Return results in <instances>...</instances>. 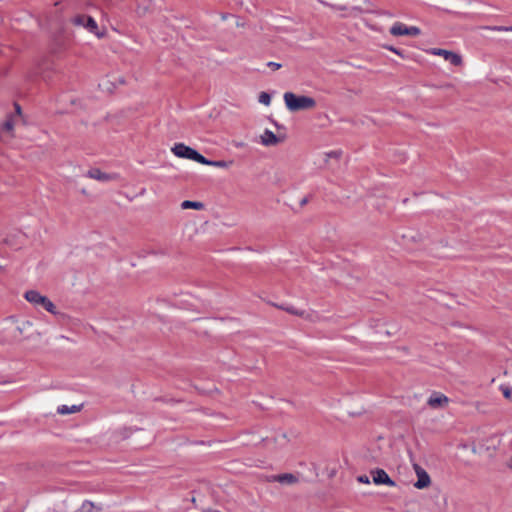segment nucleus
<instances>
[{
    "label": "nucleus",
    "instance_id": "nucleus-1",
    "mask_svg": "<svg viewBox=\"0 0 512 512\" xmlns=\"http://www.w3.org/2000/svg\"><path fill=\"white\" fill-rule=\"evenodd\" d=\"M283 99L286 108L293 113L299 111L314 110L317 106V102L313 97L307 95H297L293 92L284 93Z\"/></svg>",
    "mask_w": 512,
    "mask_h": 512
},
{
    "label": "nucleus",
    "instance_id": "nucleus-2",
    "mask_svg": "<svg viewBox=\"0 0 512 512\" xmlns=\"http://www.w3.org/2000/svg\"><path fill=\"white\" fill-rule=\"evenodd\" d=\"M25 299L30 302L31 304H33L34 306L38 307V306H41L43 307L46 311L52 313V314H56V307L55 305L52 303V301L47 298L46 296L40 294L38 291L36 290H29L25 293L24 295Z\"/></svg>",
    "mask_w": 512,
    "mask_h": 512
},
{
    "label": "nucleus",
    "instance_id": "nucleus-3",
    "mask_svg": "<svg viewBox=\"0 0 512 512\" xmlns=\"http://www.w3.org/2000/svg\"><path fill=\"white\" fill-rule=\"evenodd\" d=\"M171 150L174 153V155L179 158L194 160L198 163H206L204 156L198 153L195 149L186 146L183 143L175 144Z\"/></svg>",
    "mask_w": 512,
    "mask_h": 512
},
{
    "label": "nucleus",
    "instance_id": "nucleus-4",
    "mask_svg": "<svg viewBox=\"0 0 512 512\" xmlns=\"http://www.w3.org/2000/svg\"><path fill=\"white\" fill-rule=\"evenodd\" d=\"M85 21V29L95 35L97 38H102L106 34L105 28H99L95 20L87 15H76L72 18V23H81V21Z\"/></svg>",
    "mask_w": 512,
    "mask_h": 512
},
{
    "label": "nucleus",
    "instance_id": "nucleus-5",
    "mask_svg": "<svg viewBox=\"0 0 512 512\" xmlns=\"http://www.w3.org/2000/svg\"><path fill=\"white\" fill-rule=\"evenodd\" d=\"M427 52L431 55L443 57L455 67H461L463 65V58L459 53L441 48H431L427 50Z\"/></svg>",
    "mask_w": 512,
    "mask_h": 512
},
{
    "label": "nucleus",
    "instance_id": "nucleus-6",
    "mask_svg": "<svg viewBox=\"0 0 512 512\" xmlns=\"http://www.w3.org/2000/svg\"><path fill=\"white\" fill-rule=\"evenodd\" d=\"M421 33L416 26L407 27L401 22H395L390 28V34L393 36H418Z\"/></svg>",
    "mask_w": 512,
    "mask_h": 512
},
{
    "label": "nucleus",
    "instance_id": "nucleus-7",
    "mask_svg": "<svg viewBox=\"0 0 512 512\" xmlns=\"http://www.w3.org/2000/svg\"><path fill=\"white\" fill-rule=\"evenodd\" d=\"M413 469L417 476V481L414 483V487L417 489H425L431 485V478L424 468L419 464L414 463Z\"/></svg>",
    "mask_w": 512,
    "mask_h": 512
},
{
    "label": "nucleus",
    "instance_id": "nucleus-8",
    "mask_svg": "<svg viewBox=\"0 0 512 512\" xmlns=\"http://www.w3.org/2000/svg\"><path fill=\"white\" fill-rule=\"evenodd\" d=\"M372 479L374 484L376 485H387L390 487L396 486L394 480H392L389 475L383 469H375L371 471Z\"/></svg>",
    "mask_w": 512,
    "mask_h": 512
},
{
    "label": "nucleus",
    "instance_id": "nucleus-9",
    "mask_svg": "<svg viewBox=\"0 0 512 512\" xmlns=\"http://www.w3.org/2000/svg\"><path fill=\"white\" fill-rule=\"evenodd\" d=\"M87 177L100 182L114 181L118 179L117 174H109L101 171L99 168H91L87 172Z\"/></svg>",
    "mask_w": 512,
    "mask_h": 512
},
{
    "label": "nucleus",
    "instance_id": "nucleus-10",
    "mask_svg": "<svg viewBox=\"0 0 512 512\" xmlns=\"http://www.w3.org/2000/svg\"><path fill=\"white\" fill-rule=\"evenodd\" d=\"M284 139V136H277L270 130H265L264 133L260 136V141L264 146H276L283 142Z\"/></svg>",
    "mask_w": 512,
    "mask_h": 512
},
{
    "label": "nucleus",
    "instance_id": "nucleus-11",
    "mask_svg": "<svg viewBox=\"0 0 512 512\" xmlns=\"http://www.w3.org/2000/svg\"><path fill=\"white\" fill-rule=\"evenodd\" d=\"M449 402V399L440 393H434L429 399H428V405L433 408H443L445 407Z\"/></svg>",
    "mask_w": 512,
    "mask_h": 512
},
{
    "label": "nucleus",
    "instance_id": "nucleus-12",
    "mask_svg": "<svg viewBox=\"0 0 512 512\" xmlns=\"http://www.w3.org/2000/svg\"><path fill=\"white\" fill-rule=\"evenodd\" d=\"M82 407V404L72 406L62 405L57 408V413L60 415L74 414L80 412Z\"/></svg>",
    "mask_w": 512,
    "mask_h": 512
},
{
    "label": "nucleus",
    "instance_id": "nucleus-13",
    "mask_svg": "<svg viewBox=\"0 0 512 512\" xmlns=\"http://www.w3.org/2000/svg\"><path fill=\"white\" fill-rule=\"evenodd\" d=\"M276 480L282 484H295L298 482V478L294 474H291V473H285V474L278 475L276 477Z\"/></svg>",
    "mask_w": 512,
    "mask_h": 512
},
{
    "label": "nucleus",
    "instance_id": "nucleus-14",
    "mask_svg": "<svg viewBox=\"0 0 512 512\" xmlns=\"http://www.w3.org/2000/svg\"><path fill=\"white\" fill-rule=\"evenodd\" d=\"M181 208L183 210H187V209L202 210L204 208V203H202L200 201L185 200L181 203Z\"/></svg>",
    "mask_w": 512,
    "mask_h": 512
},
{
    "label": "nucleus",
    "instance_id": "nucleus-15",
    "mask_svg": "<svg viewBox=\"0 0 512 512\" xmlns=\"http://www.w3.org/2000/svg\"><path fill=\"white\" fill-rule=\"evenodd\" d=\"M21 121L20 119L16 118L15 116L13 115H9L7 117V119L5 120V122L3 123V130L7 131V132H13V129H14V126L19 122Z\"/></svg>",
    "mask_w": 512,
    "mask_h": 512
},
{
    "label": "nucleus",
    "instance_id": "nucleus-16",
    "mask_svg": "<svg viewBox=\"0 0 512 512\" xmlns=\"http://www.w3.org/2000/svg\"><path fill=\"white\" fill-rule=\"evenodd\" d=\"M205 162L206 163H203L204 165H209V166H214V167H219V168H224V169L229 168L234 163L233 160H229V161H224V160L211 161V160H208L206 158H205Z\"/></svg>",
    "mask_w": 512,
    "mask_h": 512
},
{
    "label": "nucleus",
    "instance_id": "nucleus-17",
    "mask_svg": "<svg viewBox=\"0 0 512 512\" xmlns=\"http://www.w3.org/2000/svg\"><path fill=\"white\" fill-rule=\"evenodd\" d=\"M275 306L279 309H282V310L288 312L289 314H292V315H295L298 317L306 316V313L304 310L297 309L294 306H283V305H275Z\"/></svg>",
    "mask_w": 512,
    "mask_h": 512
},
{
    "label": "nucleus",
    "instance_id": "nucleus-18",
    "mask_svg": "<svg viewBox=\"0 0 512 512\" xmlns=\"http://www.w3.org/2000/svg\"><path fill=\"white\" fill-rule=\"evenodd\" d=\"M157 1L158 0H148V2H149L148 4H146V3H139L137 5L136 12L140 16L145 15L146 13H148L150 11L152 4H154Z\"/></svg>",
    "mask_w": 512,
    "mask_h": 512
},
{
    "label": "nucleus",
    "instance_id": "nucleus-19",
    "mask_svg": "<svg viewBox=\"0 0 512 512\" xmlns=\"http://www.w3.org/2000/svg\"><path fill=\"white\" fill-rule=\"evenodd\" d=\"M342 155V152L337 150V151H330V152H327L325 153V162L327 163L329 161V159H340Z\"/></svg>",
    "mask_w": 512,
    "mask_h": 512
},
{
    "label": "nucleus",
    "instance_id": "nucleus-20",
    "mask_svg": "<svg viewBox=\"0 0 512 512\" xmlns=\"http://www.w3.org/2000/svg\"><path fill=\"white\" fill-rule=\"evenodd\" d=\"M259 102L264 105H269L271 102V96L266 92H261L259 95Z\"/></svg>",
    "mask_w": 512,
    "mask_h": 512
},
{
    "label": "nucleus",
    "instance_id": "nucleus-21",
    "mask_svg": "<svg viewBox=\"0 0 512 512\" xmlns=\"http://www.w3.org/2000/svg\"><path fill=\"white\" fill-rule=\"evenodd\" d=\"M14 108H15V113L12 114V115L15 116L16 118L20 119V120H23L21 106L18 103H14Z\"/></svg>",
    "mask_w": 512,
    "mask_h": 512
},
{
    "label": "nucleus",
    "instance_id": "nucleus-22",
    "mask_svg": "<svg viewBox=\"0 0 512 512\" xmlns=\"http://www.w3.org/2000/svg\"><path fill=\"white\" fill-rule=\"evenodd\" d=\"M383 48H385V49H387V50H389V51L399 55L400 57H403L402 52L399 49H397V48H395L393 46L384 45Z\"/></svg>",
    "mask_w": 512,
    "mask_h": 512
},
{
    "label": "nucleus",
    "instance_id": "nucleus-23",
    "mask_svg": "<svg viewBox=\"0 0 512 512\" xmlns=\"http://www.w3.org/2000/svg\"><path fill=\"white\" fill-rule=\"evenodd\" d=\"M502 392L506 399H511L512 390L510 387H508V386L502 387Z\"/></svg>",
    "mask_w": 512,
    "mask_h": 512
},
{
    "label": "nucleus",
    "instance_id": "nucleus-24",
    "mask_svg": "<svg viewBox=\"0 0 512 512\" xmlns=\"http://www.w3.org/2000/svg\"><path fill=\"white\" fill-rule=\"evenodd\" d=\"M357 481L360 482V483H363V484H369L370 483V479L367 475H360L357 477Z\"/></svg>",
    "mask_w": 512,
    "mask_h": 512
},
{
    "label": "nucleus",
    "instance_id": "nucleus-25",
    "mask_svg": "<svg viewBox=\"0 0 512 512\" xmlns=\"http://www.w3.org/2000/svg\"><path fill=\"white\" fill-rule=\"evenodd\" d=\"M491 29L495 30V31H512V26L511 27L495 26V27H492Z\"/></svg>",
    "mask_w": 512,
    "mask_h": 512
},
{
    "label": "nucleus",
    "instance_id": "nucleus-26",
    "mask_svg": "<svg viewBox=\"0 0 512 512\" xmlns=\"http://www.w3.org/2000/svg\"><path fill=\"white\" fill-rule=\"evenodd\" d=\"M268 66L271 67L273 70H279L281 68V64L276 62H269Z\"/></svg>",
    "mask_w": 512,
    "mask_h": 512
},
{
    "label": "nucleus",
    "instance_id": "nucleus-27",
    "mask_svg": "<svg viewBox=\"0 0 512 512\" xmlns=\"http://www.w3.org/2000/svg\"><path fill=\"white\" fill-rule=\"evenodd\" d=\"M307 203H308V198L307 197H303L301 199V201L299 202V208L304 207Z\"/></svg>",
    "mask_w": 512,
    "mask_h": 512
},
{
    "label": "nucleus",
    "instance_id": "nucleus-28",
    "mask_svg": "<svg viewBox=\"0 0 512 512\" xmlns=\"http://www.w3.org/2000/svg\"><path fill=\"white\" fill-rule=\"evenodd\" d=\"M75 26H80V27H83L85 29V21H81V23H73Z\"/></svg>",
    "mask_w": 512,
    "mask_h": 512
},
{
    "label": "nucleus",
    "instance_id": "nucleus-29",
    "mask_svg": "<svg viewBox=\"0 0 512 512\" xmlns=\"http://www.w3.org/2000/svg\"><path fill=\"white\" fill-rule=\"evenodd\" d=\"M491 440H492L493 442L499 443V439H498L496 436H493V437L491 438Z\"/></svg>",
    "mask_w": 512,
    "mask_h": 512
}]
</instances>
